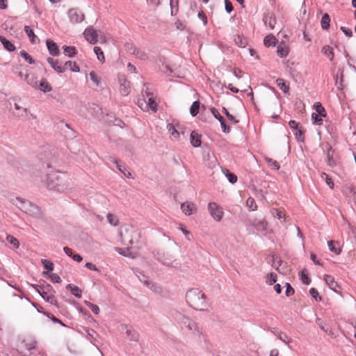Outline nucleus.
<instances>
[{
  "label": "nucleus",
  "instance_id": "32",
  "mask_svg": "<svg viewBox=\"0 0 356 356\" xmlns=\"http://www.w3.org/2000/svg\"><path fill=\"white\" fill-rule=\"evenodd\" d=\"M276 83L280 89L285 94L289 93V86L287 85L283 79H277Z\"/></svg>",
  "mask_w": 356,
  "mask_h": 356
},
{
  "label": "nucleus",
  "instance_id": "15",
  "mask_svg": "<svg viewBox=\"0 0 356 356\" xmlns=\"http://www.w3.org/2000/svg\"><path fill=\"white\" fill-rule=\"evenodd\" d=\"M324 280L330 289L334 292H338V289L340 287L332 276L330 275H325Z\"/></svg>",
  "mask_w": 356,
  "mask_h": 356
},
{
  "label": "nucleus",
  "instance_id": "3",
  "mask_svg": "<svg viewBox=\"0 0 356 356\" xmlns=\"http://www.w3.org/2000/svg\"><path fill=\"white\" fill-rule=\"evenodd\" d=\"M120 235L124 243L130 245L138 244L140 237L138 230L131 225L125 226L120 231Z\"/></svg>",
  "mask_w": 356,
  "mask_h": 356
},
{
  "label": "nucleus",
  "instance_id": "64",
  "mask_svg": "<svg viewBox=\"0 0 356 356\" xmlns=\"http://www.w3.org/2000/svg\"><path fill=\"white\" fill-rule=\"evenodd\" d=\"M197 16L198 18L202 21L204 26L207 24V17L202 10L198 13Z\"/></svg>",
  "mask_w": 356,
  "mask_h": 356
},
{
  "label": "nucleus",
  "instance_id": "62",
  "mask_svg": "<svg viewBox=\"0 0 356 356\" xmlns=\"http://www.w3.org/2000/svg\"><path fill=\"white\" fill-rule=\"evenodd\" d=\"M350 195L353 197V200L356 204V191L354 186L351 185L348 187Z\"/></svg>",
  "mask_w": 356,
  "mask_h": 356
},
{
  "label": "nucleus",
  "instance_id": "41",
  "mask_svg": "<svg viewBox=\"0 0 356 356\" xmlns=\"http://www.w3.org/2000/svg\"><path fill=\"white\" fill-rule=\"evenodd\" d=\"M63 66L66 68L69 67L74 72H79L80 71V68L78 65L75 62H72L71 60L66 61Z\"/></svg>",
  "mask_w": 356,
  "mask_h": 356
},
{
  "label": "nucleus",
  "instance_id": "2",
  "mask_svg": "<svg viewBox=\"0 0 356 356\" xmlns=\"http://www.w3.org/2000/svg\"><path fill=\"white\" fill-rule=\"evenodd\" d=\"M10 202L22 211L35 218H41L42 212L41 209L30 201L19 197L10 199Z\"/></svg>",
  "mask_w": 356,
  "mask_h": 356
},
{
  "label": "nucleus",
  "instance_id": "12",
  "mask_svg": "<svg viewBox=\"0 0 356 356\" xmlns=\"http://www.w3.org/2000/svg\"><path fill=\"white\" fill-rule=\"evenodd\" d=\"M47 60L56 72L61 74L65 72L66 67L63 66L58 60H54V58L49 57Z\"/></svg>",
  "mask_w": 356,
  "mask_h": 356
},
{
  "label": "nucleus",
  "instance_id": "50",
  "mask_svg": "<svg viewBox=\"0 0 356 356\" xmlns=\"http://www.w3.org/2000/svg\"><path fill=\"white\" fill-rule=\"evenodd\" d=\"M277 281V275L274 273H270L266 276V283L269 285L275 284Z\"/></svg>",
  "mask_w": 356,
  "mask_h": 356
},
{
  "label": "nucleus",
  "instance_id": "9",
  "mask_svg": "<svg viewBox=\"0 0 356 356\" xmlns=\"http://www.w3.org/2000/svg\"><path fill=\"white\" fill-rule=\"evenodd\" d=\"M126 48L130 54L134 55L137 58L141 60H147L148 55L144 50L137 49L136 47L130 44H127L126 45Z\"/></svg>",
  "mask_w": 356,
  "mask_h": 356
},
{
  "label": "nucleus",
  "instance_id": "30",
  "mask_svg": "<svg viewBox=\"0 0 356 356\" xmlns=\"http://www.w3.org/2000/svg\"><path fill=\"white\" fill-rule=\"evenodd\" d=\"M277 40L276 38L273 35H267L264 38V43L266 47L275 46Z\"/></svg>",
  "mask_w": 356,
  "mask_h": 356
},
{
  "label": "nucleus",
  "instance_id": "52",
  "mask_svg": "<svg viewBox=\"0 0 356 356\" xmlns=\"http://www.w3.org/2000/svg\"><path fill=\"white\" fill-rule=\"evenodd\" d=\"M42 264L44 266V268L47 270V272L52 271L54 270V264L47 259H42Z\"/></svg>",
  "mask_w": 356,
  "mask_h": 356
},
{
  "label": "nucleus",
  "instance_id": "51",
  "mask_svg": "<svg viewBox=\"0 0 356 356\" xmlns=\"http://www.w3.org/2000/svg\"><path fill=\"white\" fill-rule=\"evenodd\" d=\"M224 173L231 184H235L237 181V177L234 173L229 172L228 170H225Z\"/></svg>",
  "mask_w": 356,
  "mask_h": 356
},
{
  "label": "nucleus",
  "instance_id": "61",
  "mask_svg": "<svg viewBox=\"0 0 356 356\" xmlns=\"http://www.w3.org/2000/svg\"><path fill=\"white\" fill-rule=\"evenodd\" d=\"M272 214L274 215L279 220H282V219H284L285 218V217H284L285 216L283 213V212L281 211H279L277 209H275L272 210Z\"/></svg>",
  "mask_w": 356,
  "mask_h": 356
},
{
  "label": "nucleus",
  "instance_id": "60",
  "mask_svg": "<svg viewBox=\"0 0 356 356\" xmlns=\"http://www.w3.org/2000/svg\"><path fill=\"white\" fill-rule=\"evenodd\" d=\"M323 177H325L326 184L330 186V188L332 189L334 188V184L332 179L329 177V176L325 172H323L321 174V177L323 178Z\"/></svg>",
  "mask_w": 356,
  "mask_h": 356
},
{
  "label": "nucleus",
  "instance_id": "17",
  "mask_svg": "<svg viewBox=\"0 0 356 356\" xmlns=\"http://www.w3.org/2000/svg\"><path fill=\"white\" fill-rule=\"evenodd\" d=\"M138 279L141 282H143L146 286L150 288L153 291H156V286L154 284V283L148 280L147 277L141 272H139L138 274H136Z\"/></svg>",
  "mask_w": 356,
  "mask_h": 356
},
{
  "label": "nucleus",
  "instance_id": "31",
  "mask_svg": "<svg viewBox=\"0 0 356 356\" xmlns=\"http://www.w3.org/2000/svg\"><path fill=\"white\" fill-rule=\"evenodd\" d=\"M126 334L131 341H137L138 339V334L131 327H126Z\"/></svg>",
  "mask_w": 356,
  "mask_h": 356
},
{
  "label": "nucleus",
  "instance_id": "43",
  "mask_svg": "<svg viewBox=\"0 0 356 356\" xmlns=\"http://www.w3.org/2000/svg\"><path fill=\"white\" fill-rule=\"evenodd\" d=\"M179 1L178 0H170V6L171 8V15L172 16L176 15L179 10Z\"/></svg>",
  "mask_w": 356,
  "mask_h": 356
},
{
  "label": "nucleus",
  "instance_id": "59",
  "mask_svg": "<svg viewBox=\"0 0 356 356\" xmlns=\"http://www.w3.org/2000/svg\"><path fill=\"white\" fill-rule=\"evenodd\" d=\"M211 112L213 114V117L217 119L219 122L223 121L224 118L220 115L218 111L215 108H211Z\"/></svg>",
  "mask_w": 356,
  "mask_h": 356
},
{
  "label": "nucleus",
  "instance_id": "5",
  "mask_svg": "<svg viewBox=\"0 0 356 356\" xmlns=\"http://www.w3.org/2000/svg\"><path fill=\"white\" fill-rule=\"evenodd\" d=\"M65 175L63 172H54L47 177V187L50 190L61 191L65 187L63 184V180Z\"/></svg>",
  "mask_w": 356,
  "mask_h": 356
},
{
  "label": "nucleus",
  "instance_id": "23",
  "mask_svg": "<svg viewBox=\"0 0 356 356\" xmlns=\"http://www.w3.org/2000/svg\"><path fill=\"white\" fill-rule=\"evenodd\" d=\"M25 81L26 83L34 88H38V81L33 74H25Z\"/></svg>",
  "mask_w": 356,
  "mask_h": 356
},
{
  "label": "nucleus",
  "instance_id": "34",
  "mask_svg": "<svg viewBox=\"0 0 356 356\" xmlns=\"http://www.w3.org/2000/svg\"><path fill=\"white\" fill-rule=\"evenodd\" d=\"M330 18L327 13H325L323 15L321 18V27L323 30H327L330 27Z\"/></svg>",
  "mask_w": 356,
  "mask_h": 356
},
{
  "label": "nucleus",
  "instance_id": "21",
  "mask_svg": "<svg viewBox=\"0 0 356 356\" xmlns=\"http://www.w3.org/2000/svg\"><path fill=\"white\" fill-rule=\"evenodd\" d=\"M24 31L26 33L27 36L30 39L32 44H36L39 42V38L35 35L33 29L29 26H24Z\"/></svg>",
  "mask_w": 356,
  "mask_h": 356
},
{
  "label": "nucleus",
  "instance_id": "58",
  "mask_svg": "<svg viewBox=\"0 0 356 356\" xmlns=\"http://www.w3.org/2000/svg\"><path fill=\"white\" fill-rule=\"evenodd\" d=\"M117 168L118 169V170L122 172L126 177L127 178H131V172L127 171L126 168L124 166L122 165H118V167Z\"/></svg>",
  "mask_w": 356,
  "mask_h": 356
},
{
  "label": "nucleus",
  "instance_id": "42",
  "mask_svg": "<svg viewBox=\"0 0 356 356\" xmlns=\"http://www.w3.org/2000/svg\"><path fill=\"white\" fill-rule=\"evenodd\" d=\"M246 207L250 211H256L257 209V206L254 200L251 197H248L246 200Z\"/></svg>",
  "mask_w": 356,
  "mask_h": 356
},
{
  "label": "nucleus",
  "instance_id": "14",
  "mask_svg": "<svg viewBox=\"0 0 356 356\" xmlns=\"http://www.w3.org/2000/svg\"><path fill=\"white\" fill-rule=\"evenodd\" d=\"M263 22L266 26L268 27L270 29H273L276 24V19L273 14L266 13L263 17Z\"/></svg>",
  "mask_w": 356,
  "mask_h": 356
},
{
  "label": "nucleus",
  "instance_id": "26",
  "mask_svg": "<svg viewBox=\"0 0 356 356\" xmlns=\"http://www.w3.org/2000/svg\"><path fill=\"white\" fill-rule=\"evenodd\" d=\"M161 262L163 265L168 267L179 268L180 266V264L177 260H172L171 259L167 257L161 259Z\"/></svg>",
  "mask_w": 356,
  "mask_h": 356
},
{
  "label": "nucleus",
  "instance_id": "49",
  "mask_svg": "<svg viewBox=\"0 0 356 356\" xmlns=\"http://www.w3.org/2000/svg\"><path fill=\"white\" fill-rule=\"evenodd\" d=\"M20 56L29 64L35 63V60L25 51H24V50L21 51Z\"/></svg>",
  "mask_w": 356,
  "mask_h": 356
},
{
  "label": "nucleus",
  "instance_id": "37",
  "mask_svg": "<svg viewBox=\"0 0 356 356\" xmlns=\"http://www.w3.org/2000/svg\"><path fill=\"white\" fill-rule=\"evenodd\" d=\"M90 78L91 81L94 83V84L97 87H99L102 83L101 78L94 71H92L89 74Z\"/></svg>",
  "mask_w": 356,
  "mask_h": 356
},
{
  "label": "nucleus",
  "instance_id": "57",
  "mask_svg": "<svg viewBox=\"0 0 356 356\" xmlns=\"http://www.w3.org/2000/svg\"><path fill=\"white\" fill-rule=\"evenodd\" d=\"M309 293L316 301L321 300V298L319 296L318 292L315 288H311L309 289Z\"/></svg>",
  "mask_w": 356,
  "mask_h": 356
},
{
  "label": "nucleus",
  "instance_id": "29",
  "mask_svg": "<svg viewBox=\"0 0 356 356\" xmlns=\"http://www.w3.org/2000/svg\"><path fill=\"white\" fill-rule=\"evenodd\" d=\"M327 245H328V247H329V250L332 252H334L336 254H340L341 249H340L339 245V243L337 242L334 241H328Z\"/></svg>",
  "mask_w": 356,
  "mask_h": 356
},
{
  "label": "nucleus",
  "instance_id": "54",
  "mask_svg": "<svg viewBox=\"0 0 356 356\" xmlns=\"http://www.w3.org/2000/svg\"><path fill=\"white\" fill-rule=\"evenodd\" d=\"M323 118V116L319 115L318 114L312 113V120L313 123L317 125L322 124Z\"/></svg>",
  "mask_w": 356,
  "mask_h": 356
},
{
  "label": "nucleus",
  "instance_id": "4",
  "mask_svg": "<svg viewBox=\"0 0 356 356\" xmlns=\"http://www.w3.org/2000/svg\"><path fill=\"white\" fill-rule=\"evenodd\" d=\"M32 286L45 301L53 305H56L57 301L55 298L56 292L49 284L43 281L42 284L40 285H32Z\"/></svg>",
  "mask_w": 356,
  "mask_h": 356
},
{
  "label": "nucleus",
  "instance_id": "36",
  "mask_svg": "<svg viewBox=\"0 0 356 356\" xmlns=\"http://www.w3.org/2000/svg\"><path fill=\"white\" fill-rule=\"evenodd\" d=\"M314 107L316 110L315 114H318L319 115H321L323 117L326 116V111L324 107L322 106V104L319 102H316L314 104Z\"/></svg>",
  "mask_w": 356,
  "mask_h": 356
},
{
  "label": "nucleus",
  "instance_id": "44",
  "mask_svg": "<svg viewBox=\"0 0 356 356\" xmlns=\"http://www.w3.org/2000/svg\"><path fill=\"white\" fill-rule=\"evenodd\" d=\"M43 275H47L54 283H60L61 282L60 277L56 273H50L47 271H44Z\"/></svg>",
  "mask_w": 356,
  "mask_h": 356
},
{
  "label": "nucleus",
  "instance_id": "35",
  "mask_svg": "<svg viewBox=\"0 0 356 356\" xmlns=\"http://www.w3.org/2000/svg\"><path fill=\"white\" fill-rule=\"evenodd\" d=\"M63 49L64 54L69 57H73L76 54V50L74 47L63 46Z\"/></svg>",
  "mask_w": 356,
  "mask_h": 356
},
{
  "label": "nucleus",
  "instance_id": "18",
  "mask_svg": "<svg viewBox=\"0 0 356 356\" xmlns=\"http://www.w3.org/2000/svg\"><path fill=\"white\" fill-rule=\"evenodd\" d=\"M145 86L146 87V89H145V90H143V92H145V95L148 97V102H147L148 106L152 111H156V107H157V104L155 102V100L154 99V98L152 97H150V95H152V94L147 91L148 88L147 87V86L145 85Z\"/></svg>",
  "mask_w": 356,
  "mask_h": 356
},
{
  "label": "nucleus",
  "instance_id": "6",
  "mask_svg": "<svg viewBox=\"0 0 356 356\" xmlns=\"http://www.w3.org/2000/svg\"><path fill=\"white\" fill-rule=\"evenodd\" d=\"M179 321L182 326L186 328L195 337H200L201 335L202 328L195 321L181 314H179Z\"/></svg>",
  "mask_w": 356,
  "mask_h": 356
},
{
  "label": "nucleus",
  "instance_id": "53",
  "mask_svg": "<svg viewBox=\"0 0 356 356\" xmlns=\"http://www.w3.org/2000/svg\"><path fill=\"white\" fill-rule=\"evenodd\" d=\"M108 222L113 226H117L118 225V219L117 217L111 213H108L106 216Z\"/></svg>",
  "mask_w": 356,
  "mask_h": 356
},
{
  "label": "nucleus",
  "instance_id": "39",
  "mask_svg": "<svg viewBox=\"0 0 356 356\" xmlns=\"http://www.w3.org/2000/svg\"><path fill=\"white\" fill-rule=\"evenodd\" d=\"M322 52L330 60H333L334 52L333 49L330 46H325L322 49Z\"/></svg>",
  "mask_w": 356,
  "mask_h": 356
},
{
  "label": "nucleus",
  "instance_id": "7",
  "mask_svg": "<svg viewBox=\"0 0 356 356\" xmlns=\"http://www.w3.org/2000/svg\"><path fill=\"white\" fill-rule=\"evenodd\" d=\"M208 211L212 218L217 222H220L223 217V211L216 202H210L208 204Z\"/></svg>",
  "mask_w": 356,
  "mask_h": 356
},
{
  "label": "nucleus",
  "instance_id": "16",
  "mask_svg": "<svg viewBox=\"0 0 356 356\" xmlns=\"http://www.w3.org/2000/svg\"><path fill=\"white\" fill-rule=\"evenodd\" d=\"M46 43L49 53L51 56H56L59 54V49L56 42L52 40H47Z\"/></svg>",
  "mask_w": 356,
  "mask_h": 356
},
{
  "label": "nucleus",
  "instance_id": "22",
  "mask_svg": "<svg viewBox=\"0 0 356 356\" xmlns=\"http://www.w3.org/2000/svg\"><path fill=\"white\" fill-rule=\"evenodd\" d=\"M277 54L280 58H285L289 54V47L284 43L278 44Z\"/></svg>",
  "mask_w": 356,
  "mask_h": 356
},
{
  "label": "nucleus",
  "instance_id": "38",
  "mask_svg": "<svg viewBox=\"0 0 356 356\" xmlns=\"http://www.w3.org/2000/svg\"><path fill=\"white\" fill-rule=\"evenodd\" d=\"M317 325L319 326V327L325 333L328 334H331L332 330L326 326L325 323L323 321V320L320 318H317L316 321Z\"/></svg>",
  "mask_w": 356,
  "mask_h": 356
},
{
  "label": "nucleus",
  "instance_id": "33",
  "mask_svg": "<svg viewBox=\"0 0 356 356\" xmlns=\"http://www.w3.org/2000/svg\"><path fill=\"white\" fill-rule=\"evenodd\" d=\"M67 289H70L72 295L75 297L80 298L82 295L81 290L76 286H74L71 284L67 285Z\"/></svg>",
  "mask_w": 356,
  "mask_h": 356
},
{
  "label": "nucleus",
  "instance_id": "55",
  "mask_svg": "<svg viewBox=\"0 0 356 356\" xmlns=\"http://www.w3.org/2000/svg\"><path fill=\"white\" fill-rule=\"evenodd\" d=\"M222 111L229 121L232 122L234 124H237L238 122V120H237L234 116L231 115L225 107L222 108Z\"/></svg>",
  "mask_w": 356,
  "mask_h": 356
},
{
  "label": "nucleus",
  "instance_id": "56",
  "mask_svg": "<svg viewBox=\"0 0 356 356\" xmlns=\"http://www.w3.org/2000/svg\"><path fill=\"white\" fill-rule=\"evenodd\" d=\"M277 337L280 340H281L286 344H289L291 342V339L285 333L280 332L277 334Z\"/></svg>",
  "mask_w": 356,
  "mask_h": 356
},
{
  "label": "nucleus",
  "instance_id": "24",
  "mask_svg": "<svg viewBox=\"0 0 356 356\" xmlns=\"http://www.w3.org/2000/svg\"><path fill=\"white\" fill-rule=\"evenodd\" d=\"M0 42L3 44V47L8 51H14L15 50V45L7 40L5 37L0 35Z\"/></svg>",
  "mask_w": 356,
  "mask_h": 356
},
{
  "label": "nucleus",
  "instance_id": "28",
  "mask_svg": "<svg viewBox=\"0 0 356 356\" xmlns=\"http://www.w3.org/2000/svg\"><path fill=\"white\" fill-rule=\"evenodd\" d=\"M37 89H39L44 92H47L51 91L52 88L47 80L43 79L41 80L40 83H38V88Z\"/></svg>",
  "mask_w": 356,
  "mask_h": 356
},
{
  "label": "nucleus",
  "instance_id": "19",
  "mask_svg": "<svg viewBox=\"0 0 356 356\" xmlns=\"http://www.w3.org/2000/svg\"><path fill=\"white\" fill-rule=\"evenodd\" d=\"M191 143L194 147H198L201 145L200 136L195 131H193L190 136Z\"/></svg>",
  "mask_w": 356,
  "mask_h": 356
},
{
  "label": "nucleus",
  "instance_id": "27",
  "mask_svg": "<svg viewBox=\"0 0 356 356\" xmlns=\"http://www.w3.org/2000/svg\"><path fill=\"white\" fill-rule=\"evenodd\" d=\"M234 42L235 44L241 48H244L248 44V40L245 38H244L243 35H236L234 37Z\"/></svg>",
  "mask_w": 356,
  "mask_h": 356
},
{
  "label": "nucleus",
  "instance_id": "13",
  "mask_svg": "<svg viewBox=\"0 0 356 356\" xmlns=\"http://www.w3.org/2000/svg\"><path fill=\"white\" fill-rule=\"evenodd\" d=\"M120 81V92L123 96H127L130 92V83L124 78L119 79Z\"/></svg>",
  "mask_w": 356,
  "mask_h": 356
},
{
  "label": "nucleus",
  "instance_id": "25",
  "mask_svg": "<svg viewBox=\"0 0 356 356\" xmlns=\"http://www.w3.org/2000/svg\"><path fill=\"white\" fill-rule=\"evenodd\" d=\"M254 225L256 229L258 232H260L261 233H264V232H266L267 231L268 223L264 220H259L257 222H255L254 223Z\"/></svg>",
  "mask_w": 356,
  "mask_h": 356
},
{
  "label": "nucleus",
  "instance_id": "8",
  "mask_svg": "<svg viewBox=\"0 0 356 356\" xmlns=\"http://www.w3.org/2000/svg\"><path fill=\"white\" fill-rule=\"evenodd\" d=\"M68 17L73 24L81 23L85 17L81 10L78 8H71L68 11Z\"/></svg>",
  "mask_w": 356,
  "mask_h": 356
},
{
  "label": "nucleus",
  "instance_id": "48",
  "mask_svg": "<svg viewBox=\"0 0 356 356\" xmlns=\"http://www.w3.org/2000/svg\"><path fill=\"white\" fill-rule=\"evenodd\" d=\"M94 52L95 54H96L97 56V59L101 61V62H104V53L102 50V49L99 47H94Z\"/></svg>",
  "mask_w": 356,
  "mask_h": 356
},
{
  "label": "nucleus",
  "instance_id": "45",
  "mask_svg": "<svg viewBox=\"0 0 356 356\" xmlns=\"http://www.w3.org/2000/svg\"><path fill=\"white\" fill-rule=\"evenodd\" d=\"M265 161H266V163L268 164V165L272 169L275 170H277L280 169V165L276 161H274L272 159L268 158V157H266Z\"/></svg>",
  "mask_w": 356,
  "mask_h": 356
},
{
  "label": "nucleus",
  "instance_id": "47",
  "mask_svg": "<svg viewBox=\"0 0 356 356\" xmlns=\"http://www.w3.org/2000/svg\"><path fill=\"white\" fill-rule=\"evenodd\" d=\"M6 240L9 243L13 245L15 247V248H19V243L15 237H14L12 235H8L6 237Z\"/></svg>",
  "mask_w": 356,
  "mask_h": 356
},
{
  "label": "nucleus",
  "instance_id": "11",
  "mask_svg": "<svg viewBox=\"0 0 356 356\" xmlns=\"http://www.w3.org/2000/svg\"><path fill=\"white\" fill-rule=\"evenodd\" d=\"M181 210L186 216H191L197 212L195 204L192 202H185L181 204Z\"/></svg>",
  "mask_w": 356,
  "mask_h": 356
},
{
  "label": "nucleus",
  "instance_id": "10",
  "mask_svg": "<svg viewBox=\"0 0 356 356\" xmlns=\"http://www.w3.org/2000/svg\"><path fill=\"white\" fill-rule=\"evenodd\" d=\"M86 40L92 44L97 42L98 33L92 26L86 29L83 33Z\"/></svg>",
  "mask_w": 356,
  "mask_h": 356
},
{
  "label": "nucleus",
  "instance_id": "1",
  "mask_svg": "<svg viewBox=\"0 0 356 356\" xmlns=\"http://www.w3.org/2000/svg\"><path fill=\"white\" fill-rule=\"evenodd\" d=\"M186 300L187 303L196 310H207V296L199 289L193 288L188 290L186 294Z\"/></svg>",
  "mask_w": 356,
  "mask_h": 356
},
{
  "label": "nucleus",
  "instance_id": "63",
  "mask_svg": "<svg viewBox=\"0 0 356 356\" xmlns=\"http://www.w3.org/2000/svg\"><path fill=\"white\" fill-rule=\"evenodd\" d=\"M285 293L287 297H289L294 293V289L291 287V286L289 283H286Z\"/></svg>",
  "mask_w": 356,
  "mask_h": 356
},
{
  "label": "nucleus",
  "instance_id": "20",
  "mask_svg": "<svg viewBox=\"0 0 356 356\" xmlns=\"http://www.w3.org/2000/svg\"><path fill=\"white\" fill-rule=\"evenodd\" d=\"M334 150L331 146L328 147L326 153L327 163L330 167H334L337 165V161L333 158Z\"/></svg>",
  "mask_w": 356,
  "mask_h": 356
},
{
  "label": "nucleus",
  "instance_id": "40",
  "mask_svg": "<svg viewBox=\"0 0 356 356\" xmlns=\"http://www.w3.org/2000/svg\"><path fill=\"white\" fill-rule=\"evenodd\" d=\"M200 110V102L198 101H195L190 108V113L194 117L197 115Z\"/></svg>",
  "mask_w": 356,
  "mask_h": 356
},
{
  "label": "nucleus",
  "instance_id": "46",
  "mask_svg": "<svg viewBox=\"0 0 356 356\" xmlns=\"http://www.w3.org/2000/svg\"><path fill=\"white\" fill-rule=\"evenodd\" d=\"M167 129L174 138L179 137V132L175 129L172 124H168Z\"/></svg>",
  "mask_w": 356,
  "mask_h": 356
}]
</instances>
